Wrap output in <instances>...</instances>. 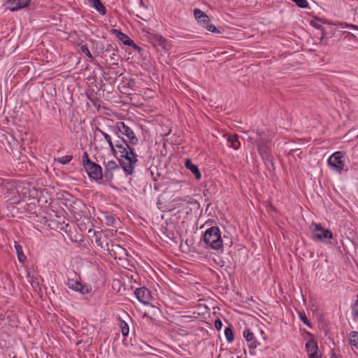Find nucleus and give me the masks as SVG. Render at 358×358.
Instances as JSON below:
<instances>
[{
  "label": "nucleus",
  "mask_w": 358,
  "mask_h": 358,
  "mask_svg": "<svg viewBox=\"0 0 358 358\" xmlns=\"http://www.w3.org/2000/svg\"><path fill=\"white\" fill-rule=\"evenodd\" d=\"M113 153L114 155L116 154L120 155V159H118V161L120 166L127 175H132L134 173V165L138 161L137 155L134 152V149L131 148L130 145H128V148L124 147L123 151L120 149L116 150V152Z\"/></svg>",
  "instance_id": "obj_1"
},
{
  "label": "nucleus",
  "mask_w": 358,
  "mask_h": 358,
  "mask_svg": "<svg viewBox=\"0 0 358 358\" xmlns=\"http://www.w3.org/2000/svg\"><path fill=\"white\" fill-rule=\"evenodd\" d=\"M203 240L206 245L211 249L219 250L223 248L221 232L217 227L208 229L203 234Z\"/></svg>",
  "instance_id": "obj_2"
},
{
  "label": "nucleus",
  "mask_w": 358,
  "mask_h": 358,
  "mask_svg": "<svg viewBox=\"0 0 358 358\" xmlns=\"http://www.w3.org/2000/svg\"><path fill=\"white\" fill-rule=\"evenodd\" d=\"M257 134L258 138L255 139V142L257 145V151L259 155L268 168H269L271 166L273 169H274L270 141L263 138L260 133L257 132Z\"/></svg>",
  "instance_id": "obj_3"
},
{
  "label": "nucleus",
  "mask_w": 358,
  "mask_h": 358,
  "mask_svg": "<svg viewBox=\"0 0 358 358\" xmlns=\"http://www.w3.org/2000/svg\"><path fill=\"white\" fill-rule=\"evenodd\" d=\"M80 280V276L76 272L72 271L69 274L66 285L69 289L79 292L82 294L90 293L92 287L87 285L81 284Z\"/></svg>",
  "instance_id": "obj_4"
},
{
  "label": "nucleus",
  "mask_w": 358,
  "mask_h": 358,
  "mask_svg": "<svg viewBox=\"0 0 358 358\" xmlns=\"http://www.w3.org/2000/svg\"><path fill=\"white\" fill-rule=\"evenodd\" d=\"M117 52L116 45L107 44L105 47L102 48L101 51L98 55L104 59L108 65H118L120 56L117 54Z\"/></svg>",
  "instance_id": "obj_5"
},
{
  "label": "nucleus",
  "mask_w": 358,
  "mask_h": 358,
  "mask_svg": "<svg viewBox=\"0 0 358 358\" xmlns=\"http://www.w3.org/2000/svg\"><path fill=\"white\" fill-rule=\"evenodd\" d=\"M114 134H122L127 138L128 142L131 145L138 143V139L134 134V131L127 126L124 122H117L116 124L112 127Z\"/></svg>",
  "instance_id": "obj_6"
},
{
  "label": "nucleus",
  "mask_w": 358,
  "mask_h": 358,
  "mask_svg": "<svg viewBox=\"0 0 358 358\" xmlns=\"http://www.w3.org/2000/svg\"><path fill=\"white\" fill-rule=\"evenodd\" d=\"M106 250L115 259H127L128 254L126 249L117 243H115L113 241H110V243H106Z\"/></svg>",
  "instance_id": "obj_7"
},
{
  "label": "nucleus",
  "mask_w": 358,
  "mask_h": 358,
  "mask_svg": "<svg viewBox=\"0 0 358 358\" xmlns=\"http://www.w3.org/2000/svg\"><path fill=\"white\" fill-rule=\"evenodd\" d=\"M343 152L338 151L332 154L328 159V165L330 168L338 173H341L344 169V160Z\"/></svg>",
  "instance_id": "obj_8"
},
{
  "label": "nucleus",
  "mask_w": 358,
  "mask_h": 358,
  "mask_svg": "<svg viewBox=\"0 0 358 358\" xmlns=\"http://www.w3.org/2000/svg\"><path fill=\"white\" fill-rule=\"evenodd\" d=\"M84 168L87 173L89 178L92 180L100 182L103 179V174L102 168L98 164L93 162L90 165H87Z\"/></svg>",
  "instance_id": "obj_9"
},
{
  "label": "nucleus",
  "mask_w": 358,
  "mask_h": 358,
  "mask_svg": "<svg viewBox=\"0 0 358 358\" xmlns=\"http://www.w3.org/2000/svg\"><path fill=\"white\" fill-rule=\"evenodd\" d=\"M313 226L315 227V233L313 234L315 239L324 243H328L333 238L332 232L330 230L322 227L321 224H313Z\"/></svg>",
  "instance_id": "obj_10"
},
{
  "label": "nucleus",
  "mask_w": 358,
  "mask_h": 358,
  "mask_svg": "<svg viewBox=\"0 0 358 358\" xmlns=\"http://www.w3.org/2000/svg\"><path fill=\"white\" fill-rule=\"evenodd\" d=\"M134 294L136 299L143 304H148L152 299L150 292L145 287L136 289Z\"/></svg>",
  "instance_id": "obj_11"
},
{
  "label": "nucleus",
  "mask_w": 358,
  "mask_h": 358,
  "mask_svg": "<svg viewBox=\"0 0 358 358\" xmlns=\"http://www.w3.org/2000/svg\"><path fill=\"white\" fill-rule=\"evenodd\" d=\"M306 343V348L308 354L309 358H321V355L318 354V346L317 341L313 338Z\"/></svg>",
  "instance_id": "obj_12"
},
{
  "label": "nucleus",
  "mask_w": 358,
  "mask_h": 358,
  "mask_svg": "<svg viewBox=\"0 0 358 358\" xmlns=\"http://www.w3.org/2000/svg\"><path fill=\"white\" fill-rule=\"evenodd\" d=\"M31 0H8V8L12 11H17L29 6Z\"/></svg>",
  "instance_id": "obj_13"
},
{
  "label": "nucleus",
  "mask_w": 358,
  "mask_h": 358,
  "mask_svg": "<svg viewBox=\"0 0 358 358\" xmlns=\"http://www.w3.org/2000/svg\"><path fill=\"white\" fill-rule=\"evenodd\" d=\"M93 238L97 246L106 250V243H109L107 235L100 231H93Z\"/></svg>",
  "instance_id": "obj_14"
},
{
  "label": "nucleus",
  "mask_w": 358,
  "mask_h": 358,
  "mask_svg": "<svg viewBox=\"0 0 358 358\" xmlns=\"http://www.w3.org/2000/svg\"><path fill=\"white\" fill-rule=\"evenodd\" d=\"M149 38L155 46H159L164 50L168 49L169 43L166 39L162 35L152 34L150 35Z\"/></svg>",
  "instance_id": "obj_15"
},
{
  "label": "nucleus",
  "mask_w": 358,
  "mask_h": 358,
  "mask_svg": "<svg viewBox=\"0 0 358 358\" xmlns=\"http://www.w3.org/2000/svg\"><path fill=\"white\" fill-rule=\"evenodd\" d=\"M115 135V148L116 150H124V148L127 147L128 148V145H130L129 143L128 142V140H125L122 136H124L122 134H114Z\"/></svg>",
  "instance_id": "obj_16"
},
{
  "label": "nucleus",
  "mask_w": 358,
  "mask_h": 358,
  "mask_svg": "<svg viewBox=\"0 0 358 358\" xmlns=\"http://www.w3.org/2000/svg\"><path fill=\"white\" fill-rule=\"evenodd\" d=\"M185 166L187 169L191 171V172L194 175V177L196 180L201 179V174L198 166L194 164L190 159H185Z\"/></svg>",
  "instance_id": "obj_17"
},
{
  "label": "nucleus",
  "mask_w": 358,
  "mask_h": 358,
  "mask_svg": "<svg viewBox=\"0 0 358 358\" xmlns=\"http://www.w3.org/2000/svg\"><path fill=\"white\" fill-rule=\"evenodd\" d=\"M228 146L234 149L238 150L241 146V143L239 141V136L236 134H230L227 136V138Z\"/></svg>",
  "instance_id": "obj_18"
},
{
  "label": "nucleus",
  "mask_w": 358,
  "mask_h": 358,
  "mask_svg": "<svg viewBox=\"0 0 358 358\" xmlns=\"http://www.w3.org/2000/svg\"><path fill=\"white\" fill-rule=\"evenodd\" d=\"M112 31L116 35L117 38L122 41V43L125 45L130 46L131 44H134V41L129 38V37L121 32L117 29H113Z\"/></svg>",
  "instance_id": "obj_19"
},
{
  "label": "nucleus",
  "mask_w": 358,
  "mask_h": 358,
  "mask_svg": "<svg viewBox=\"0 0 358 358\" xmlns=\"http://www.w3.org/2000/svg\"><path fill=\"white\" fill-rule=\"evenodd\" d=\"M90 5L94 8L101 15H103L106 13V8L101 0H89Z\"/></svg>",
  "instance_id": "obj_20"
},
{
  "label": "nucleus",
  "mask_w": 358,
  "mask_h": 358,
  "mask_svg": "<svg viewBox=\"0 0 358 358\" xmlns=\"http://www.w3.org/2000/svg\"><path fill=\"white\" fill-rule=\"evenodd\" d=\"M96 131L99 132L104 138L106 141L108 143V146L112 152H116V150L115 148V145L113 143L111 136L107 133L104 132L102 129L99 127L96 128Z\"/></svg>",
  "instance_id": "obj_21"
},
{
  "label": "nucleus",
  "mask_w": 358,
  "mask_h": 358,
  "mask_svg": "<svg viewBox=\"0 0 358 358\" xmlns=\"http://www.w3.org/2000/svg\"><path fill=\"white\" fill-rule=\"evenodd\" d=\"M15 248L16 250V252L17 255L18 259L20 262H24L26 259V257L23 254L22 248L20 245L17 244V242H15Z\"/></svg>",
  "instance_id": "obj_22"
},
{
  "label": "nucleus",
  "mask_w": 358,
  "mask_h": 358,
  "mask_svg": "<svg viewBox=\"0 0 358 358\" xmlns=\"http://www.w3.org/2000/svg\"><path fill=\"white\" fill-rule=\"evenodd\" d=\"M194 17L199 22L201 21V20H202L203 18V19H206V20H209V17L205 13H203V11H201L200 9L199 8H195L194 10Z\"/></svg>",
  "instance_id": "obj_23"
},
{
  "label": "nucleus",
  "mask_w": 358,
  "mask_h": 358,
  "mask_svg": "<svg viewBox=\"0 0 358 358\" xmlns=\"http://www.w3.org/2000/svg\"><path fill=\"white\" fill-rule=\"evenodd\" d=\"M350 344L358 350V332L357 331H352L350 333Z\"/></svg>",
  "instance_id": "obj_24"
},
{
  "label": "nucleus",
  "mask_w": 358,
  "mask_h": 358,
  "mask_svg": "<svg viewBox=\"0 0 358 358\" xmlns=\"http://www.w3.org/2000/svg\"><path fill=\"white\" fill-rule=\"evenodd\" d=\"M119 323L122 335L124 336H127L129 331V328L127 323L120 318L119 319Z\"/></svg>",
  "instance_id": "obj_25"
},
{
  "label": "nucleus",
  "mask_w": 358,
  "mask_h": 358,
  "mask_svg": "<svg viewBox=\"0 0 358 358\" xmlns=\"http://www.w3.org/2000/svg\"><path fill=\"white\" fill-rule=\"evenodd\" d=\"M80 50L82 53L85 54L90 59L91 62H94V58L91 54L90 51L89 50L86 45H80Z\"/></svg>",
  "instance_id": "obj_26"
},
{
  "label": "nucleus",
  "mask_w": 358,
  "mask_h": 358,
  "mask_svg": "<svg viewBox=\"0 0 358 358\" xmlns=\"http://www.w3.org/2000/svg\"><path fill=\"white\" fill-rule=\"evenodd\" d=\"M224 334L228 342L231 343L234 341V332L231 326L225 328Z\"/></svg>",
  "instance_id": "obj_27"
},
{
  "label": "nucleus",
  "mask_w": 358,
  "mask_h": 358,
  "mask_svg": "<svg viewBox=\"0 0 358 358\" xmlns=\"http://www.w3.org/2000/svg\"><path fill=\"white\" fill-rule=\"evenodd\" d=\"M72 155H66L58 158L57 159H56V161L60 163L61 164L64 165L69 164L72 160Z\"/></svg>",
  "instance_id": "obj_28"
},
{
  "label": "nucleus",
  "mask_w": 358,
  "mask_h": 358,
  "mask_svg": "<svg viewBox=\"0 0 358 358\" xmlns=\"http://www.w3.org/2000/svg\"><path fill=\"white\" fill-rule=\"evenodd\" d=\"M247 342L248 343V345L250 349V353L252 355V351L257 348V341H256L255 338H253L251 339V341Z\"/></svg>",
  "instance_id": "obj_29"
},
{
  "label": "nucleus",
  "mask_w": 358,
  "mask_h": 358,
  "mask_svg": "<svg viewBox=\"0 0 358 358\" xmlns=\"http://www.w3.org/2000/svg\"><path fill=\"white\" fill-rule=\"evenodd\" d=\"M294 2L297 6L301 8H306L308 7V3L306 0H292Z\"/></svg>",
  "instance_id": "obj_30"
},
{
  "label": "nucleus",
  "mask_w": 358,
  "mask_h": 358,
  "mask_svg": "<svg viewBox=\"0 0 358 358\" xmlns=\"http://www.w3.org/2000/svg\"><path fill=\"white\" fill-rule=\"evenodd\" d=\"M118 169V166L117 164H116V162L115 161H109L106 166H105V169H108V170H110V171H112V170H115V169Z\"/></svg>",
  "instance_id": "obj_31"
},
{
  "label": "nucleus",
  "mask_w": 358,
  "mask_h": 358,
  "mask_svg": "<svg viewBox=\"0 0 358 358\" xmlns=\"http://www.w3.org/2000/svg\"><path fill=\"white\" fill-rule=\"evenodd\" d=\"M310 24L311 26H313V27L316 28L317 29L321 30L322 34V37H324L326 35L325 29H324V28L322 25L317 24V22H315L313 20H311Z\"/></svg>",
  "instance_id": "obj_32"
},
{
  "label": "nucleus",
  "mask_w": 358,
  "mask_h": 358,
  "mask_svg": "<svg viewBox=\"0 0 358 358\" xmlns=\"http://www.w3.org/2000/svg\"><path fill=\"white\" fill-rule=\"evenodd\" d=\"M93 162L89 158V155L87 152H84L83 156V166H86L87 165H90Z\"/></svg>",
  "instance_id": "obj_33"
},
{
  "label": "nucleus",
  "mask_w": 358,
  "mask_h": 358,
  "mask_svg": "<svg viewBox=\"0 0 358 358\" xmlns=\"http://www.w3.org/2000/svg\"><path fill=\"white\" fill-rule=\"evenodd\" d=\"M299 315L300 319L304 324H306V325H308L310 327H312L311 324H310L309 320L308 319V317H306L305 313L299 312Z\"/></svg>",
  "instance_id": "obj_34"
},
{
  "label": "nucleus",
  "mask_w": 358,
  "mask_h": 358,
  "mask_svg": "<svg viewBox=\"0 0 358 358\" xmlns=\"http://www.w3.org/2000/svg\"><path fill=\"white\" fill-rule=\"evenodd\" d=\"M243 336L247 341H250L252 338H255L253 333L249 329H246L244 331Z\"/></svg>",
  "instance_id": "obj_35"
},
{
  "label": "nucleus",
  "mask_w": 358,
  "mask_h": 358,
  "mask_svg": "<svg viewBox=\"0 0 358 358\" xmlns=\"http://www.w3.org/2000/svg\"><path fill=\"white\" fill-rule=\"evenodd\" d=\"M302 152L301 150V148H292L288 152V156H294L295 154L297 155L298 157H301L300 155H301Z\"/></svg>",
  "instance_id": "obj_36"
},
{
  "label": "nucleus",
  "mask_w": 358,
  "mask_h": 358,
  "mask_svg": "<svg viewBox=\"0 0 358 358\" xmlns=\"http://www.w3.org/2000/svg\"><path fill=\"white\" fill-rule=\"evenodd\" d=\"M352 311L354 317L358 318V295L355 303L352 306Z\"/></svg>",
  "instance_id": "obj_37"
},
{
  "label": "nucleus",
  "mask_w": 358,
  "mask_h": 358,
  "mask_svg": "<svg viewBox=\"0 0 358 358\" xmlns=\"http://www.w3.org/2000/svg\"><path fill=\"white\" fill-rule=\"evenodd\" d=\"M103 174V177L106 179V181L110 182L112 180L113 173H112L111 171L105 169V172Z\"/></svg>",
  "instance_id": "obj_38"
},
{
  "label": "nucleus",
  "mask_w": 358,
  "mask_h": 358,
  "mask_svg": "<svg viewBox=\"0 0 358 358\" xmlns=\"http://www.w3.org/2000/svg\"><path fill=\"white\" fill-rule=\"evenodd\" d=\"M340 27L341 28L346 27V28H351L354 29H358V26L352 24H348L347 22H341Z\"/></svg>",
  "instance_id": "obj_39"
},
{
  "label": "nucleus",
  "mask_w": 358,
  "mask_h": 358,
  "mask_svg": "<svg viewBox=\"0 0 358 358\" xmlns=\"http://www.w3.org/2000/svg\"><path fill=\"white\" fill-rule=\"evenodd\" d=\"M206 29L213 33H220V31L212 24H208L206 27Z\"/></svg>",
  "instance_id": "obj_40"
},
{
  "label": "nucleus",
  "mask_w": 358,
  "mask_h": 358,
  "mask_svg": "<svg viewBox=\"0 0 358 358\" xmlns=\"http://www.w3.org/2000/svg\"><path fill=\"white\" fill-rule=\"evenodd\" d=\"M115 221V220L113 216H112V215L106 216V222L107 225L112 226L114 224Z\"/></svg>",
  "instance_id": "obj_41"
},
{
  "label": "nucleus",
  "mask_w": 358,
  "mask_h": 358,
  "mask_svg": "<svg viewBox=\"0 0 358 358\" xmlns=\"http://www.w3.org/2000/svg\"><path fill=\"white\" fill-rule=\"evenodd\" d=\"M215 329H216L217 331L221 330V329H222V321H221L220 319H217V320L215 321Z\"/></svg>",
  "instance_id": "obj_42"
},
{
  "label": "nucleus",
  "mask_w": 358,
  "mask_h": 358,
  "mask_svg": "<svg viewBox=\"0 0 358 358\" xmlns=\"http://www.w3.org/2000/svg\"><path fill=\"white\" fill-rule=\"evenodd\" d=\"M130 46L132 47L135 50L138 51V52L139 54H141V52L143 51V50L141 48H140L139 46H138L136 44H135L134 42V44H131Z\"/></svg>",
  "instance_id": "obj_43"
},
{
  "label": "nucleus",
  "mask_w": 358,
  "mask_h": 358,
  "mask_svg": "<svg viewBox=\"0 0 358 358\" xmlns=\"http://www.w3.org/2000/svg\"><path fill=\"white\" fill-rule=\"evenodd\" d=\"M209 22H210V20H206V19H202L201 20V21H199L200 23H202L203 24V25H207L208 24H209Z\"/></svg>",
  "instance_id": "obj_44"
},
{
  "label": "nucleus",
  "mask_w": 358,
  "mask_h": 358,
  "mask_svg": "<svg viewBox=\"0 0 358 358\" xmlns=\"http://www.w3.org/2000/svg\"><path fill=\"white\" fill-rule=\"evenodd\" d=\"M154 189L157 191L159 189V185L157 183L154 184Z\"/></svg>",
  "instance_id": "obj_45"
},
{
  "label": "nucleus",
  "mask_w": 358,
  "mask_h": 358,
  "mask_svg": "<svg viewBox=\"0 0 358 358\" xmlns=\"http://www.w3.org/2000/svg\"><path fill=\"white\" fill-rule=\"evenodd\" d=\"M135 84V81L134 79H130L129 81V86H131V85H134Z\"/></svg>",
  "instance_id": "obj_46"
},
{
  "label": "nucleus",
  "mask_w": 358,
  "mask_h": 358,
  "mask_svg": "<svg viewBox=\"0 0 358 358\" xmlns=\"http://www.w3.org/2000/svg\"><path fill=\"white\" fill-rule=\"evenodd\" d=\"M315 19H316L317 20H319V21L322 22L323 23H326V20H321L320 18H319V17H317Z\"/></svg>",
  "instance_id": "obj_47"
},
{
  "label": "nucleus",
  "mask_w": 358,
  "mask_h": 358,
  "mask_svg": "<svg viewBox=\"0 0 358 358\" xmlns=\"http://www.w3.org/2000/svg\"><path fill=\"white\" fill-rule=\"evenodd\" d=\"M331 358H337V357H336V355L334 353V354L331 355Z\"/></svg>",
  "instance_id": "obj_48"
},
{
  "label": "nucleus",
  "mask_w": 358,
  "mask_h": 358,
  "mask_svg": "<svg viewBox=\"0 0 358 358\" xmlns=\"http://www.w3.org/2000/svg\"><path fill=\"white\" fill-rule=\"evenodd\" d=\"M270 206H271V208L272 209H274V208H273V205H272L271 203L270 204Z\"/></svg>",
  "instance_id": "obj_49"
},
{
  "label": "nucleus",
  "mask_w": 358,
  "mask_h": 358,
  "mask_svg": "<svg viewBox=\"0 0 358 358\" xmlns=\"http://www.w3.org/2000/svg\"><path fill=\"white\" fill-rule=\"evenodd\" d=\"M352 37H355V35L349 33Z\"/></svg>",
  "instance_id": "obj_50"
}]
</instances>
